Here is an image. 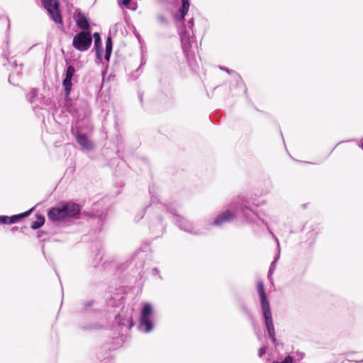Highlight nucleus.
Wrapping results in <instances>:
<instances>
[{"mask_svg": "<svg viewBox=\"0 0 363 363\" xmlns=\"http://www.w3.org/2000/svg\"><path fill=\"white\" fill-rule=\"evenodd\" d=\"M257 291L260 298L261 309L264 319L268 336L273 344L276 346L277 339L275 337V329L273 323L270 305L265 293L264 284L262 281H259L257 282Z\"/></svg>", "mask_w": 363, "mask_h": 363, "instance_id": "nucleus-1", "label": "nucleus"}, {"mask_svg": "<svg viewBox=\"0 0 363 363\" xmlns=\"http://www.w3.org/2000/svg\"><path fill=\"white\" fill-rule=\"evenodd\" d=\"M237 211H238V213H240L241 214L243 219H245L247 222H249V223H254L255 220V218H259L262 221V223L265 225V226L269 230V233L272 234L273 238L276 241V242L277 244L278 252H277L276 257H274V261L271 263L269 269L268 276L270 277L274 273V271L275 269L276 262H277V260L279 259V257H280V245H279L278 239L274 236L273 233L269 229L267 223H266L263 219H260L258 217V215L252 210V207L250 206L247 205L245 201H242V203L238 205V206L237 207Z\"/></svg>", "mask_w": 363, "mask_h": 363, "instance_id": "nucleus-2", "label": "nucleus"}, {"mask_svg": "<svg viewBox=\"0 0 363 363\" xmlns=\"http://www.w3.org/2000/svg\"><path fill=\"white\" fill-rule=\"evenodd\" d=\"M157 206V209L164 210L166 212H168L174 216L176 220L177 225L184 232L193 234V235H201L203 233L198 229L195 228L194 223L191 221L186 220V218L182 217L181 216L177 213V209L174 206L166 205L163 203H160L157 206V199L156 197L152 196L151 197V206L153 205Z\"/></svg>", "mask_w": 363, "mask_h": 363, "instance_id": "nucleus-3", "label": "nucleus"}, {"mask_svg": "<svg viewBox=\"0 0 363 363\" xmlns=\"http://www.w3.org/2000/svg\"><path fill=\"white\" fill-rule=\"evenodd\" d=\"M80 212L79 205L67 203L58 208H52L48 213L49 220L53 222L60 221L67 218L74 217Z\"/></svg>", "mask_w": 363, "mask_h": 363, "instance_id": "nucleus-4", "label": "nucleus"}, {"mask_svg": "<svg viewBox=\"0 0 363 363\" xmlns=\"http://www.w3.org/2000/svg\"><path fill=\"white\" fill-rule=\"evenodd\" d=\"M154 315L153 307L151 303H145L140 311L138 330L144 333H150L154 327L152 318Z\"/></svg>", "mask_w": 363, "mask_h": 363, "instance_id": "nucleus-5", "label": "nucleus"}, {"mask_svg": "<svg viewBox=\"0 0 363 363\" xmlns=\"http://www.w3.org/2000/svg\"><path fill=\"white\" fill-rule=\"evenodd\" d=\"M179 33L180 36L182 48L184 53L185 54L186 59L189 66L192 69H195L196 67V63L191 51L193 42V35L190 33V31L187 30L186 28L184 29H180Z\"/></svg>", "mask_w": 363, "mask_h": 363, "instance_id": "nucleus-6", "label": "nucleus"}, {"mask_svg": "<svg viewBox=\"0 0 363 363\" xmlns=\"http://www.w3.org/2000/svg\"><path fill=\"white\" fill-rule=\"evenodd\" d=\"M43 8L48 12L50 18L56 23L62 24L58 0H40Z\"/></svg>", "mask_w": 363, "mask_h": 363, "instance_id": "nucleus-7", "label": "nucleus"}, {"mask_svg": "<svg viewBox=\"0 0 363 363\" xmlns=\"http://www.w3.org/2000/svg\"><path fill=\"white\" fill-rule=\"evenodd\" d=\"M92 38L89 32L84 30L77 33L73 38L72 45L79 51L84 52L89 49Z\"/></svg>", "mask_w": 363, "mask_h": 363, "instance_id": "nucleus-8", "label": "nucleus"}, {"mask_svg": "<svg viewBox=\"0 0 363 363\" xmlns=\"http://www.w3.org/2000/svg\"><path fill=\"white\" fill-rule=\"evenodd\" d=\"M72 133L75 137L77 143L81 146L82 150L91 151L94 150V143L88 138V137L79 131L78 128L72 129Z\"/></svg>", "mask_w": 363, "mask_h": 363, "instance_id": "nucleus-9", "label": "nucleus"}, {"mask_svg": "<svg viewBox=\"0 0 363 363\" xmlns=\"http://www.w3.org/2000/svg\"><path fill=\"white\" fill-rule=\"evenodd\" d=\"M235 218V214L231 212L230 210H226L224 212L220 213L216 216L214 220L211 223V225L220 227L223 224L230 222Z\"/></svg>", "mask_w": 363, "mask_h": 363, "instance_id": "nucleus-10", "label": "nucleus"}, {"mask_svg": "<svg viewBox=\"0 0 363 363\" xmlns=\"http://www.w3.org/2000/svg\"><path fill=\"white\" fill-rule=\"evenodd\" d=\"M116 323L121 327H125L130 329L133 325L132 318L123 313H119L115 319Z\"/></svg>", "mask_w": 363, "mask_h": 363, "instance_id": "nucleus-11", "label": "nucleus"}, {"mask_svg": "<svg viewBox=\"0 0 363 363\" xmlns=\"http://www.w3.org/2000/svg\"><path fill=\"white\" fill-rule=\"evenodd\" d=\"M145 256L146 255L144 252H136L131 258L130 264H133V266L138 269H141L144 267V258Z\"/></svg>", "mask_w": 363, "mask_h": 363, "instance_id": "nucleus-12", "label": "nucleus"}, {"mask_svg": "<svg viewBox=\"0 0 363 363\" xmlns=\"http://www.w3.org/2000/svg\"><path fill=\"white\" fill-rule=\"evenodd\" d=\"M189 8V0H182V6L179 10V13L176 16V18L179 21H183L184 20L185 15L187 13Z\"/></svg>", "mask_w": 363, "mask_h": 363, "instance_id": "nucleus-13", "label": "nucleus"}, {"mask_svg": "<svg viewBox=\"0 0 363 363\" xmlns=\"http://www.w3.org/2000/svg\"><path fill=\"white\" fill-rule=\"evenodd\" d=\"M12 66L13 67V70L12 71V73L10 74V75L9 77V82L11 84H16V83L14 82L15 74H16L17 76H21V74L22 73L23 64L20 63V65L18 66L16 61L14 60L12 63Z\"/></svg>", "mask_w": 363, "mask_h": 363, "instance_id": "nucleus-14", "label": "nucleus"}, {"mask_svg": "<svg viewBox=\"0 0 363 363\" xmlns=\"http://www.w3.org/2000/svg\"><path fill=\"white\" fill-rule=\"evenodd\" d=\"M33 208H32L30 210H28L26 212H23L22 213L13 215L11 216H8V224L11 225L13 223H18L21 219L28 216L30 215V213H31V211L33 210Z\"/></svg>", "mask_w": 363, "mask_h": 363, "instance_id": "nucleus-15", "label": "nucleus"}, {"mask_svg": "<svg viewBox=\"0 0 363 363\" xmlns=\"http://www.w3.org/2000/svg\"><path fill=\"white\" fill-rule=\"evenodd\" d=\"M219 68L223 70V71H225L226 72H228V74H233L235 75V80L237 82V85L238 86H243V90L245 91V93L247 92V89L244 84V82L241 78V77L240 76V74H238V73H236L234 70L233 69H230L225 67H222V66H220Z\"/></svg>", "mask_w": 363, "mask_h": 363, "instance_id": "nucleus-16", "label": "nucleus"}, {"mask_svg": "<svg viewBox=\"0 0 363 363\" xmlns=\"http://www.w3.org/2000/svg\"><path fill=\"white\" fill-rule=\"evenodd\" d=\"M77 26L83 30H88L89 28V23L87 18L83 13H79L77 20Z\"/></svg>", "mask_w": 363, "mask_h": 363, "instance_id": "nucleus-17", "label": "nucleus"}, {"mask_svg": "<svg viewBox=\"0 0 363 363\" xmlns=\"http://www.w3.org/2000/svg\"><path fill=\"white\" fill-rule=\"evenodd\" d=\"M45 223V217L43 215H36L35 220L32 221L30 228L33 230H37L41 228Z\"/></svg>", "mask_w": 363, "mask_h": 363, "instance_id": "nucleus-18", "label": "nucleus"}, {"mask_svg": "<svg viewBox=\"0 0 363 363\" xmlns=\"http://www.w3.org/2000/svg\"><path fill=\"white\" fill-rule=\"evenodd\" d=\"M62 86L64 88L65 96H68L72 90V79L65 77L62 81Z\"/></svg>", "mask_w": 363, "mask_h": 363, "instance_id": "nucleus-19", "label": "nucleus"}, {"mask_svg": "<svg viewBox=\"0 0 363 363\" xmlns=\"http://www.w3.org/2000/svg\"><path fill=\"white\" fill-rule=\"evenodd\" d=\"M94 38V48L95 49H102L101 36L99 33H94L93 34Z\"/></svg>", "mask_w": 363, "mask_h": 363, "instance_id": "nucleus-20", "label": "nucleus"}, {"mask_svg": "<svg viewBox=\"0 0 363 363\" xmlns=\"http://www.w3.org/2000/svg\"><path fill=\"white\" fill-rule=\"evenodd\" d=\"M38 93V90L37 89H32L27 94L26 99L30 103H33L35 99L37 97Z\"/></svg>", "mask_w": 363, "mask_h": 363, "instance_id": "nucleus-21", "label": "nucleus"}, {"mask_svg": "<svg viewBox=\"0 0 363 363\" xmlns=\"http://www.w3.org/2000/svg\"><path fill=\"white\" fill-rule=\"evenodd\" d=\"M74 73H75V68H74V67L72 66V65H69L67 67V69L65 71V77H68V78L72 79Z\"/></svg>", "mask_w": 363, "mask_h": 363, "instance_id": "nucleus-22", "label": "nucleus"}, {"mask_svg": "<svg viewBox=\"0 0 363 363\" xmlns=\"http://www.w3.org/2000/svg\"><path fill=\"white\" fill-rule=\"evenodd\" d=\"M145 63V62L143 61L141 62V65L134 72H133L131 74H130V77L132 78L133 80H135L138 75L140 74L141 71H140V68Z\"/></svg>", "mask_w": 363, "mask_h": 363, "instance_id": "nucleus-23", "label": "nucleus"}, {"mask_svg": "<svg viewBox=\"0 0 363 363\" xmlns=\"http://www.w3.org/2000/svg\"><path fill=\"white\" fill-rule=\"evenodd\" d=\"M194 18H191L189 21H188V23H187V26H184L183 28H182L181 29H184V28H186L187 29V30L189 31H191L190 33L194 35L193 33V27H194Z\"/></svg>", "mask_w": 363, "mask_h": 363, "instance_id": "nucleus-24", "label": "nucleus"}, {"mask_svg": "<svg viewBox=\"0 0 363 363\" xmlns=\"http://www.w3.org/2000/svg\"><path fill=\"white\" fill-rule=\"evenodd\" d=\"M105 214H104V213H101L100 214H98L96 216V219H97V221L98 223H101V227L99 228V231H101V225L102 224L104 223V218H105Z\"/></svg>", "mask_w": 363, "mask_h": 363, "instance_id": "nucleus-25", "label": "nucleus"}, {"mask_svg": "<svg viewBox=\"0 0 363 363\" xmlns=\"http://www.w3.org/2000/svg\"><path fill=\"white\" fill-rule=\"evenodd\" d=\"M113 43L111 37H108L106 40V50L112 51Z\"/></svg>", "mask_w": 363, "mask_h": 363, "instance_id": "nucleus-26", "label": "nucleus"}, {"mask_svg": "<svg viewBox=\"0 0 363 363\" xmlns=\"http://www.w3.org/2000/svg\"><path fill=\"white\" fill-rule=\"evenodd\" d=\"M96 50V57L97 60H99V62L101 61L102 59V49H95Z\"/></svg>", "mask_w": 363, "mask_h": 363, "instance_id": "nucleus-27", "label": "nucleus"}, {"mask_svg": "<svg viewBox=\"0 0 363 363\" xmlns=\"http://www.w3.org/2000/svg\"><path fill=\"white\" fill-rule=\"evenodd\" d=\"M157 20L162 24H166L167 22L166 17L163 15H159L157 16Z\"/></svg>", "mask_w": 363, "mask_h": 363, "instance_id": "nucleus-28", "label": "nucleus"}, {"mask_svg": "<svg viewBox=\"0 0 363 363\" xmlns=\"http://www.w3.org/2000/svg\"><path fill=\"white\" fill-rule=\"evenodd\" d=\"M266 351H267V347H262L259 349V351H258V355L259 357H262L265 353H266Z\"/></svg>", "mask_w": 363, "mask_h": 363, "instance_id": "nucleus-29", "label": "nucleus"}, {"mask_svg": "<svg viewBox=\"0 0 363 363\" xmlns=\"http://www.w3.org/2000/svg\"><path fill=\"white\" fill-rule=\"evenodd\" d=\"M0 223L8 224V216H0Z\"/></svg>", "mask_w": 363, "mask_h": 363, "instance_id": "nucleus-30", "label": "nucleus"}, {"mask_svg": "<svg viewBox=\"0 0 363 363\" xmlns=\"http://www.w3.org/2000/svg\"><path fill=\"white\" fill-rule=\"evenodd\" d=\"M131 2V0H121L118 1L120 5H123L124 6H128Z\"/></svg>", "mask_w": 363, "mask_h": 363, "instance_id": "nucleus-31", "label": "nucleus"}, {"mask_svg": "<svg viewBox=\"0 0 363 363\" xmlns=\"http://www.w3.org/2000/svg\"><path fill=\"white\" fill-rule=\"evenodd\" d=\"M111 50H105V60L108 61L109 59H110V57H111Z\"/></svg>", "mask_w": 363, "mask_h": 363, "instance_id": "nucleus-32", "label": "nucleus"}, {"mask_svg": "<svg viewBox=\"0 0 363 363\" xmlns=\"http://www.w3.org/2000/svg\"><path fill=\"white\" fill-rule=\"evenodd\" d=\"M84 304L85 308H90L93 305V301L91 300L86 301Z\"/></svg>", "mask_w": 363, "mask_h": 363, "instance_id": "nucleus-33", "label": "nucleus"}, {"mask_svg": "<svg viewBox=\"0 0 363 363\" xmlns=\"http://www.w3.org/2000/svg\"><path fill=\"white\" fill-rule=\"evenodd\" d=\"M9 52L8 51H4L2 53V57L6 59V61L9 60Z\"/></svg>", "mask_w": 363, "mask_h": 363, "instance_id": "nucleus-34", "label": "nucleus"}, {"mask_svg": "<svg viewBox=\"0 0 363 363\" xmlns=\"http://www.w3.org/2000/svg\"><path fill=\"white\" fill-rule=\"evenodd\" d=\"M144 213H145V210L143 209V210H142V211H141V212L140 213V216H139V218H138V220H140V219L143 217Z\"/></svg>", "mask_w": 363, "mask_h": 363, "instance_id": "nucleus-35", "label": "nucleus"}, {"mask_svg": "<svg viewBox=\"0 0 363 363\" xmlns=\"http://www.w3.org/2000/svg\"><path fill=\"white\" fill-rule=\"evenodd\" d=\"M159 228L160 229L161 234H162L164 228L160 221L159 222Z\"/></svg>", "mask_w": 363, "mask_h": 363, "instance_id": "nucleus-36", "label": "nucleus"}, {"mask_svg": "<svg viewBox=\"0 0 363 363\" xmlns=\"http://www.w3.org/2000/svg\"><path fill=\"white\" fill-rule=\"evenodd\" d=\"M45 234V233L43 231H40L38 232V238H41L42 235Z\"/></svg>", "mask_w": 363, "mask_h": 363, "instance_id": "nucleus-37", "label": "nucleus"}, {"mask_svg": "<svg viewBox=\"0 0 363 363\" xmlns=\"http://www.w3.org/2000/svg\"><path fill=\"white\" fill-rule=\"evenodd\" d=\"M359 146L363 150V138L360 140Z\"/></svg>", "mask_w": 363, "mask_h": 363, "instance_id": "nucleus-38", "label": "nucleus"}, {"mask_svg": "<svg viewBox=\"0 0 363 363\" xmlns=\"http://www.w3.org/2000/svg\"><path fill=\"white\" fill-rule=\"evenodd\" d=\"M18 230V227H16V226H15V227H13V228H11V231H12V232L17 231Z\"/></svg>", "mask_w": 363, "mask_h": 363, "instance_id": "nucleus-39", "label": "nucleus"}, {"mask_svg": "<svg viewBox=\"0 0 363 363\" xmlns=\"http://www.w3.org/2000/svg\"><path fill=\"white\" fill-rule=\"evenodd\" d=\"M152 272H153V274H155L158 272V269L157 268H154Z\"/></svg>", "mask_w": 363, "mask_h": 363, "instance_id": "nucleus-40", "label": "nucleus"}, {"mask_svg": "<svg viewBox=\"0 0 363 363\" xmlns=\"http://www.w3.org/2000/svg\"><path fill=\"white\" fill-rule=\"evenodd\" d=\"M96 256L97 257L99 256V261H101L102 259H101V256L100 255V253H99Z\"/></svg>", "mask_w": 363, "mask_h": 363, "instance_id": "nucleus-41", "label": "nucleus"}, {"mask_svg": "<svg viewBox=\"0 0 363 363\" xmlns=\"http://www.w3.org/2000/svg\"><path fill=\"white\" fill-rule=\"evenodd\" d=\"M140 101H142V95H140Z\"/></svg>", "mask_w": 363, "mask_h": 363, "instance_id": "nucleus-42", "label": "nucleus"}, {"mask_svg": "<svg viewBox=\"0 0 363 363\" xmlns=\"http://www.w3.org/2000/svg\"><path fill=\"white\" fill-rule=\"evenodd\" d=\"M8 26L9 27L10 26V24H9V21H8Z\"/></svg>", "mask_w": 363, "mask_h": 363, "instance_id": "nucleus-43", "label": "nucleus"}]
</instances>
